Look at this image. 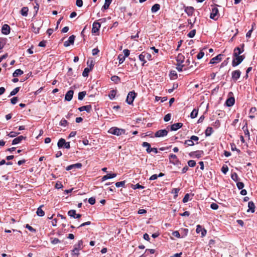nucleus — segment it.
Instances as JSON below:
<instances>
[{"label": "nucleus", "instance_id": "4d7b16f0", "mask_svg": "<svg viewBox=\"0 0 257 257\" xmlns=\"http://www.w3.org/2000/svg\"><path fill=\"white\" fill-rule=\"evenodd\" d=\"M171 114L170 113H168L165 115L164 117V120L165 121L167 122L171 119Z\"/></svg>", "mask_w": 257, "mask_h": 257}, {"label": "nucleus", "instance_id": "f257e3e1", "mask_svg": "<svg viewBox=\"0 0 257 257\" xmlns=\"http://www.w3.org/2000/svg\"><path fill=\"white\" fill-rule=\"evenodd\" d=\"M83 248V241L82 240H80L74 245L73 249L71 250V255L72 256H76V257H78L80 254L79 251L82 250Z\"/></svg>", "mask_w": 257, "mask_h": 257}, {"label": "nucleus", "instance_id": "a211bd4d", "mask_svg": "<svg viewBox=\"0 0 257 257\" xmlns=\"http://www.w3.org/2000/svg\"><path fill=\"white\" fill-rule=\"evenodd\" d=\"M194 11L195 9L193 7H185V12L188 16H192Z\"/></svg>", "mask_w": 257, "mask_h": 257}, {"label": "nucleus", "instance_id": "ea45409f", "mask_svg": "<svg viewBox=\"0 0 257 257\" xmlns=\"http://www.w3.org/2000/svg\"><path fill=\"white\" fill-rule=\"evenodd\" d=\"M20 87H18L13 89L10 93L9 97L16 95L20 90Z\"/></svg>", "mask_w": 257, "mask_h": 257}, {"label": "nucleus", "instance_id": "ddd939ff", "mask_svg": "<svg viewBox=\"0 0 257 257\" xmlns=\"http://www.w3.org/2000/svg\"><path fill=\"white\" fill-rule=\"evenodd\" d=\"M68 215L74 218H79L81 216V214H76V210H70L68 212Z\"/></svg>", "mask_w": 257, "mask_h": 257}, {"label": "nucleus", "instance_id": "de8ad7c7", "mask_svg": "<svg viewBox=\"0 0 257 257\" xmlns=\"http://www.w3.org/2000/svg\"><path fill=\"white\" fill-rule=\"evenodd\" d=\"M184 66L182 64H176V69L179 72H182L183 71V68Z\"/></svg>", "mask_w": 257, "mask_h": 257}, {"label": "nucleus", "instance_id": "cd10ccee", "mask_svg": "<svg viewBox=\"0 0 257 257\" xmlns=\"http://www.w3.org/2000/svg\"><path fill=\"white\" fill-rule=\"evenodd\" d=\"M66 143V141L64 139L61 138L59 140L58 143H57V146L60 149L64 148V145Z\"/></svg>", "mask_w": 257, "mask_h": 257}, {"label": "nucleus", "instance_id": "a18cd8bd", "mask_svg": "<svg viewBox=\"0 0 257 257\" xmlns=\"http://www.w3.org/2000/svg\"><path fill=\"white\" fill-rule=\"evenodd\" d=\"M196 34V30L194 29L191 30L188 34L187 36L189 38H193Z\"/></svg>", "mask_w": 257, "mask_h": 257}, {"label": "nucleus", "instance_id": "0e129e2a", "mask_svg": "<svg viewBox=\"0 0 257 257\" xmlns=\"http://www.w3.org/2000/svg\"><path fill=\"white\" fill-rule=\"evenodd\" d=\"M144 55H145V59H147L148 60H150L151 59L152 56L150 53L144 52Z\"/></svg>", "mask_w": 257, "mask_h": 257}, {"label": "nucleus", "instance_id": "6e6552de", "mask_svg": "<svg viewBox=\"0 0 257 257\" xmlns=\"http://www.w3.org/2000/svg\"><path fill=\"white\" fill-rule=\"evenodd\" d=\"M218 10L217 8L214 7L212 8L211 13H210V18L214 20H217L218 17Z\"/></svg>", "mask_w": 257, "mask_h": 257}, {"label": "nucleus", "instance_id": "69168bd1", "mask_svg": "<svg viewBox=\"0 0 257 257\" xmlns=\"http://www.w3.org/2000/svg\"><path fill=\"white\" fill-rule=\"evenodd\" d=\"M88 202L91 204V205H93L95 204V198H94V197H91L90 198H89L88 199Z\"/></svg>", "mask_w": 257, "mask_h": 257}, {"label": "nucleus", "instance_id": "8fccbe9b", "mask_svg": "<svg viewBox=\"0 0 257 257\" xmlns=\"http://www.w3.org/2000/svg\"><path fill=\"white\" fill-rule=\"evenodd\" d=\"M228 168L227 166L224 165L221 168L222 172L223 174H226V173L228 172Z\"/></svg>", "mask_w": 257, "mask_h": 257}, {"label": "nucleus", "instance_id": "0eeeda50", "mask_svg": "<svg viewBox=\"0 0 257 257\" xmlns=\"http://www.w3.org/2000/svg\"><path fill=\"white\" fill-rule=\"evenodd\" d=\"M204 152L203 151L198 150L194 152H191L189 154L190 157H195L197 158H200L203 155Z\"/></svg>", "mask_w": 257, "mask_h": 257}, {"label": "nucleus", "instance_id": "9d476101", "mask_svg": "<svg viewBox=\"0 0 257 257\" xmlns=\"http://www.w3.org/2000/svg\"><path fill=\"white\" fill-rule=\"evenodd\" d=\"M168 132L166 130H160L157 131L155 134V137L157 138L163 137L166 136Z\"/></svg>", "mask_w": 257, "mask_h": 257}, {"label": "nucleus", "instance_id": "052dcab7", "mask_svg": "<svg viewBox=\"0 0 257 257\" xmlns=\"http://www.w3.org/2000/svg\"><path fill=\"white\" fill-rule=\"evenodd\" d=\"M144 188V187L143 186H142V185H140L139 184H137L136 185H133V188L134 189H143Z\"/></svg>", "mask_w": 257, "mask_h": 257}, {"label": "nucleus", "instance_id": "f3484780", "mask_svg": "<svg viewBox=\"0 0 257 257\" xmlns=\"http://www.w3.org/2000/svg\"><path fill=\"white\" fill-rule=\"evenodd\" d=\"M10 32V27L7 25L5 24L3 26L2 28V33L4 35H8Z\"/></svg>", "mask_w": 257, "mask_h": 257}, {"label": "nucleus", "instance_id": "412c9836", "mask_svg": "<svg viewBox=\"0 0 257 257\" xmlns=\"http://www.w3.org/2000/svg\"><path fill=\"white\" fill-rule=\"evenodd\" d=\"M235 103V99L233 97H230L227 99L225 102L226 106L228 107L232 106Z\"/></svg>", "mask_w": 257, "mask_h": 257}, {"label": "nucleus", "instance_id": "bb28decb", "mask_svg": "<svg viewBox=\"0 0 257 257\" xmlns=\"http://www.w3.org/2000/svg\"><path fill=\"white\" fill-rule=\"evenodd\" d=\"M142 146L143 147L146 148V151L148 153H150L151 152V145L147 142H143Z\"/></svg>", "mask_w": 257, "mask_h": 257}, {"label": "nucleus", "instance_id": "1a4fd4ad", "mask_svg": "<svg viewBox=\"0 0 257 257\" xmlns=\"http://www.w3.org/2000/svg\"><path fill=\"white\" fill-rule=\"evenodd\" d=\"M241 72L239 70L233 71L231 73V78L234 81H236L240 77Z\"/></svg>", "mask_w": 257, "mask_h": 257}, {"label": "nucleus", "instance_id": "c9c22d12", "mask_svg": "<svg viewBox=\"0 0 257 257\" xmlns=\"http://www.w3.org/2000/svg\"><path fill=\"white\" fill-rule=\"evenodd\" d=\"M198 113V109L194 108L190 114V117L192 118H194L197 117Z\"/></svg>", "mask_w": 257, "mask_h": 257}, {"label": "nucleus", "instance_id": "338daca9", "mask_svg": "<svg viewBox=\"0 0 257 257\" xmlns=\"http://www.w3.org/2000/svg\"><path fill=\"white\" fill-rule=\"evenodd\" d=\"M204 55V53L202 51H200L197 55V58L198 59H201Z\"/></svg>", "mask_w": 257, "mask_h": 257}, {"label": "nucleus", "instance_id": "09e8293b", "mask_svg": "<svg viewBox=\"0 0 257 257\" xmlns=\"http://www.w3.org/2000/svg\"><path fill=\"white\" fill-rule=\"evenodd\" d=\"M125 183V181L117 182L115 183V186L118 188L120 187H124Z\"/></svg>", "mask_w": 257, "mask_h": 257}, {"label": "nucleus", "instance_id": "e433bc0d", "mask_svg": "<svg viewBox=\"0 0 257 257\" xmlns=\"http://www.w3.org/2000/svg\"><path fill=\"white\" fill-rule=\"evenodd\" d=\"M91 67L90 68H88V67L85 68L82 72V76L83 77H87L88 75V73L91 71Z\"/></svg>", "mask_w": 257, "mask_h": 257}, {"label": "nucleus", "instance_id": "a878e982", "mask_svg": "<svg viewBox=\"0 0 257 257\" xmlns=\"http://www.w3.org/2000/svg\"><path fill=\"white\" fill-rule=\"evenodd\" d=\"M248 209L247 210V212L250 211L252 213L254 212L255 205L252 201H249L248 203Z\"/></svg>", "mask_w": 257, "mask_h": 257}, {"label": "nucleus", "instance_id": "bf43d9fd", "mask_svg": "<svg viewBox=\"0 0 257 257\" xmlns=\"http://www.w3.org/2000/svg\"><path fill=\"white\" fill-rule=\"evenodd\" d=\"M218 205L215 203H212L210 205V208L213 210H216L218 208Z\"/></svg>", "mask_w": 257, "mask_h": 257}, {"label": "nucleus", "instance_id": "b1692460", "mask_svg": "<svg viewBox=\"0 0 257 257\" xmlns=\"http://www.w3.org/2000/svg\"><path fill=\"white\" fill-rule=\"evenodd\" d=\"M25 138H26L23 136H20L13 140L12 145H17L20 143L22 140L25 139Z\"/></svg>", "mask_w": 257, "mask_h": 257}, {"label": "nucleus", "instance_id": "393cba45", "mask_svg": "<svg viewBox=\"0 0 257 257\" xmlns=\"http://www.w3.org/2000/svg\"><path fill=\"white\" fill-rule=\"evenodd\" d=\"M177 64H182L185 60V57L182 54H179L176 57Z\"/></svg>", "mask_w": 257, "mask_h": 257}, {"label": "nucleus", "instance_id": "49530a36", "mask_svg": "<svg viewBox=\"0 0 257 257\" xmlns=\"http://www.w3.org/2000/svg\"><path fill=\"white\" fill-rule=\"evenodd\" d=\"M61 241L57 238H51V242L53 244L60 243Z\"/></svg>", "mask_w": 257, "mask_h": 257}, {"label": "nucleus", "instance_id": "f704fd0d", "mask_svg": "<svg viewBox=\"0 0 257 257\" xmlns=\"http://www.w3.org/2000/svg\"><path fill=\"white\" fill-rule=\"evenodd\" d=\"M112 0H105L104 5L102 7V10H106L108 9L109 5L111 3Z\"/></svg>", "mask_w": 257, "mask_h": 257}, {"label": "nucleus", "instance_id": "37998d69", "mask_svg": "<svg viewBox=\"0 0 257 257\" xmlns=\"http://www.w3.org/2000/svg\"><path fill=\"white\" fill-rule=\"evenodd\" d=\"M184 144L186 145L187 146H192L194 145V143L190 139V140L185 141Z\"/></svg>", "mask_w": 257, "mask_h": 257}, {"label": "nucleus", "instance_id": "2eb2a0df", "mask_svg": "<svg viewBox=\"0 0 257 257\" xmlns=\"http://www.w3.org/2000/svg\"><path fill=\"white\" fill-rule=\"evenodd\" d=\"M241 47H242V49H240L239 47H236L234 49V52L233 54V56H239V55L240 54H241L244 51V49H243L244 44H242Z\"/></svg>", "mask_w": 257, "mask_h": 257}, {"label": "nucleus", "instance_id": "3c124183", "mask_svg": "<svg viewBox=\"0 0 257 257\" xmlns=\"http://www.w3.org/2000/svg\"><path fill=\"white\" fill-rule=\"evenodd\" d=\"M20 133L18 132H11L9 134L8 136L11 138H14L17 136V135H19Z\"/></svg>", "mask_w": 257, "mask_h": 257}, {"label": "nucleus", "instance_id": "6ab92c4d", "mask_svg": "<svg viewBox=\"0 0 257 257\" xmlns=\"http://www.w3.org/2000/svg\"><path fill=\"white\" fill-rule=\"evenodd\" d=\"M183 126V123L178 122L173 124L171 125V131H175L181 128Z\"/></svg>", "mask_w": 257, "mask_h": 257}, {"label": "nucleus", "instance_id": "79ce46f5", "mask_svg": "<svg viewBox=\"0 0 257 257\" xmlns=\"http://www.w3.org/2000/svg\"><path fill=\"white\" fill-rule=\"evenodd\" d=\"M85 95H86L85 91L80 92L78 93V99L80 100H82L83 99V98L84 97V96H85Z\"/></svg>", "mask_w": 257, "mask_h": 257}, {"label": "nucleus", "instance_id": "5701e85b", "mask_svg": "<svg viewBox=\"0 0 257 257\" xmlns=\"http://www.w3.org/2000/svg\"><path fill=\"white\" fill-rule=\"evenodd\" d=\"M92 107L90 105H84L78 108L80 111H86L87 112H90L91 110Z\"/></svg>", "mask_w": 257, "mask_h": 257}, {"label": "nucleus", "instance_id": "7c9ffc66", "mask_svg": "<svg viewBox=\"0 0 257 257\" xmlns=\"http://www.w3.org/2000/svg\"><path fill=\"white\" fill-rule=\"evenodd\" d=\"M160 9V6L158 4H156L153 5L151 9V11L153 13H155L158 12Z\"/></svg>", "mask_w": 257, "mask_h": 257}, {"label": "nucleus", "instance_id": "58836bf2", "mask_svg": "<svg viewBox=\"0 0 257 257\" xmlns=\"http://www.w3.org/2000/svg\"><path fill=\"white\" fill-rule=\"evenodd\" d=\"M116 94V91L114 90H112L110 91L108 96L110 99L112 100L115 98Z\"/></svg>", "mask_w": 257, "mask_h": 257}, {"label": "nucleus", "instance_id": "9b49d317", "mask_svg": "<svg viewBox=\"0 0 257 257\" xmlns=\"http://www.w3.org/2000/svg\"><path fill=\"white\" fill-rule=\"evenodd\" d=\"M100 27L101 24L99 23L96 21L94 22L92 25V28L91 30L92 33L94 34L98 32L99 31Z\"/></svg>", "mask_w": 257, "mask_h": 257}, {"label": "nucleus", "instance_id": "4468645a", "mask_svg": "<svg viewBox=\"0 0 257 257\" xmlns=\"http://www.w3.org/2000/svg\"><path fill=\"white\" fill-rule=\"evenodd\" d=\"M82 165L81 163H78L72 164V165L67 166L66 168V170L67 171H70L71 170H72V169H75V168L80 169L82 167Z\"/></svg>", "mask_w": 257, "mask_h": 257}, {"label": "nucleus", "instance_id": "aec40b11", "mask_svg": "<svg viewBox=\"0 0 257 257\" xmlns=\"http://www.w3.org/2000/svg\"><path fill=\"white\" fill-rule=\"evenodd\" d=\"M74 91L72 90H70L65 94V99L68 101H70L73 97Z\"/></svg>", "mask_w": 257, "mask_h": 257}, {"label": "nucleus", "instance_id": "5fc2aeb1", "mask_svg": "<svg viewBox=\"0 0 257 257\" xmlns=\"http://www.w3.org/2000/svg\"><path fill=\"white\" fill-rule=\"evenodd\" d=\"M189 197H190L189 194H188V193L186 194L183 199V200H182L183 202V203L187 202L189 199Z\"/></svg>", "mask_w": 257, "mask_h": 257}, {"label": "nucleus", "instance_id": "39448f33", "mask_svg": "<svg viewBox=\"0 0 257 257\" xmlns=\"http://www.w3.org/2000/svg\"><path fill=\"white\" fill-rule=\"evenodd\" d=\"M170 163L174 165H179L181 164V162L178 159L177 156L173 154H171L169 156Z\"/></svg>", "mask_w": 257, "mask_h": 257}, {"label": "nucleus", "instance_id": "c756f323", "mask_svg": "<svg viewBox=\"0 0 257 257\" xmlns=\"http://www.w3.org/2000/svg\"><path fill=\"white\" fill-rule=\"evenodd\" d=\"M28 8L27 7H24L22 8L20 13L23 16L27 17L28 16Z\"/></svg>", "mask_w": 257, "mask_h": 257}, {"label": "nucleus", "instance_id": "c85d7f7f", "mask_svg": "<svg viewBox=\"0 0 257 257\" xmlns=\"http://www.w3.org/2000/svg\"><path fill=\"white\" fill-rule=\"evenodd\" d=\"M42 207H43V205H41L37 209L36 213L39 216L42 217L45 215V212L42 209Z\"/></svg>", "mask_w": 257, "mask_h": 257}, {"label": "nucleus", "instance_id": "dca6fc26", "mask_svg": "<svg viewBox=\"0 0 257 257\" xmlns=\"http://www.w3.org/2000/svg\"><path fill=\"white\" fill-rule=\"evenodd\" d=\"M222 54H219L215 57H213L210 60V64H215L220 62L222 59Z\"/></svg>", "mask_w": 257, "mask_h": 257}, {"label": "nucleus", "instance_id": "603ef678", "mask_svg": "<svg viewBox=\"0 0 257 257\" xmlns=\"http://www.w3.org/2000/svg\"><path fill=\"white\" fill-rule=\"evenodd\" d=\"M188 165L190 167H194L196 165V162L194 160H189L188 161Z\"/></svg>", "mask_w": 257, "mask_h": 257}, {"label": "nucleus", "instance_id": "864d4df0", "mask_svg": "<svg viewBox=\"0 0 257 257\" xmlns=\"http://www.w3.org/2000/svg\"><path fill=\"white\" fill-rule=\"evenodd\" d=\"M68 124V121L64 119H62L59 123V125L62 126H66Z\"/></svg>", "mask_w": 257, "mask_h": 257}, {"label": "nucleus", "instance_id": "4c0bfd02", "mask_svg": "<svg viewBox=\"0 0 257 257\" xmlns=\"http://www.w3.org/2000/svg\"><path fill=\"white\" fill-rule=\"evenodd\" d=\"M231 179L234 181L235 182H237L239 180V178H238V176L235 172H234L231 174Z\"/></svg>", "mask_w": 257, "mask_h": 257}, {"label": "nucleus", "instance_id": "7ed1b4c3", "mask_svg": "<svg viewBox=\"0 0 257 257\" xmlns=\"http://www.w3.org/2000/svg\"><path fill=\"white\" fill-rule=\"evenodd\" d=\"M108 132L114 135L120 136L125 133V130L122 128H119L116 127H112L110 128Z\"/></svg>", "mask_w": 257, "mask_h": 257}, {"label": "nucleus", "instance_id": "f03ea898", "mask_svg": "<svg viewBox=\"0 0 257 257\" xmlns=\"http://www.w3.org/2000/svg\"><path fill=\"white\" fill-rule=\"evenodd\" d=\"M43 25V22L39 20L35 21L34 23L32 25V31L35 34L39 33L40 28Z\"/></svg>", "mask_w": 257, "mask_h": 257}, {"label": "nucleus", "instance_id": "72a5a7b5", "mask_svg": "<svg viewBox=\"0 0 257 257\" xmlns=\"http://www.w3.org/2000/svg\"><path fill=\"white\" fill-rule=\"evenodd\" d=\"M213 133V128L211 127L208 126L205 130V134L206 137L211 136Z\"/></svg>", "mask_w": 257, "mask_h": 257}, {"label": "nucleus", "instance_id": "a19ab883", "mask_svg": "<svg viewBox=\"0 0 257 257\" xmlns=\"http://www.w3.org/2000/svg\"><path fill=\"white\" fill-rule=\"evenodd\" d=\"M111 80L117 83L120 82V79L118 76L113 75L111 76Z\"/></svg>", "mask_w": 257, "mask_h": 257}, {"label": "nucleus", "instance_id": "6e6d98bb", "mask_svg": "<svg viewBox=\"0 0 257 257\" xmlns=\"http://www.w3.org/2000/svg\"><path fill=\"white\" fill-rule=\"evenodd\" d=\"M237 187L239 190L242 189L244 187V184L241 182H237L236 183Z\"/></svg>", "mask_w": 257, "mask_h": 257}, {"label": "nucleus", "instance_id": "2f4dec72", "mask_svg": "<svg viewBox=\"0 0 257 257\" xmlns=\"http://www.w3.org/2000/svg\"><path fill=\"white\" fill-rule=\"evenodd\" d=\"M24 73L23 71L20 69H18L15 71L13 74V76L14 77H18V76L21 75Z\"/></svg>", "mask_w": 257, "mask_h": 257}, {"label": "nucleus", "instance_id": "774afa93", "mask_svg": "<svg viewBox=\"0 0 257 257\" xmlns=\"http://www.w3.org/2000/svg\"><path fill=\"white\" fill-rule=\"evenodd\" d=\"M18 98L17 97H14L11 99V102L13 104H15L18 101Z\"/></svg>", "mask_w": 257, "mask_h": 257}, {"label": "nucleus", "instance_id": "e2e57ef3", "mask_svg": "<svg viewBox=\"0 0 257 257\" xmlns=\"http://www.w3.org/2000/svg\"><path fill=\"white\" fill-rule=\"evenodd\" d=\"M123 52L124 53V57H125V58L128 57L130 54V51L128 49H124L123 51Z\"/></svg>", "mask_w": 257, "mask_h": 257}, {"label": "nucleus", "instance_id": "20e7f679", "mask_svg": "<svg viewBox=\"0 0 257 257\" xmlns=\"http://www.w3.org/2000/svg\"><path fill=\"white\" fill-rule=\"evenodd\" d=\"M235 58H233L232 62V66L233 67H235L240 64L242 61L245 58V57L243 55L238 56H234Z\"/></svg>", "mask_w": 257, "mask_h": 257}, {"label": "nucleus", "instance_id": "423d86ee", "mask_svg": "<svg viewBox=\"0 0 257 257\" xmlns=\"http://www.w3.org/2000/svg\"><path fill=\"white\" fill-rule=\"evenodd\" d=\"M136 93L134 91L130 92L127 96L126 101L128 104H132L133 103L134 99L136 97Z\"/></svg>", "mask_w": 257, "mask_h": 257}, {"label": "nucleus", "instance_id": "c03bdc74", "mask_svg": "<svg viewBox=\"0 0 257 257\" xmlns=\"http://www.w3.org/2000/svg\"><path fill=\"white\" fill-rule=\"evenodd\" d=\"M118 59L119 60V64H122L125 60V58L122 54H119L118 56Z\"/></svg>", "mask_w": 257, "mask_h": 257}, {"label": "nucleus", "instance_id": "f8f14e48", "mask_svg": "<svg viewBox=\"0 0 257 257\" xmlns=\"http://www.w3.org/2000/svg\"><path fill=\"white\" fill-rule=\"evenodd\" d=\"M75 36L74 35H71L69 37V39L67 41H65L64 43V46L65 47H68L71 44H73L75 40Z\"/></svg>", "mask_w": 257, "mask_h": 257}, {"label": "nucleus", "instance_id": "680f3d73", "mask_svg": "<svg viewBox=\"0 0 257 257\" xmlns=\"http://www.w3.org/2000/svg\"><path fill=\"white\" fill-rule=\"evenodd\" d=\"M76 5L78 7L81 8L83 5L82 0H76Z\"/></svg>", "mask_w": 257, "mask_h": 257}, {"label": "nucleus", "instance_id": "473e14b6", "mask_svg": "<svg viewBox=\"0 0 257 257\" xmlns=\"http://www.w3.org/2000/svg\"><path fill=\"white\" fill-rule=\"evenodd\" d=\"M139 60L143 62L142 66H144L145 64L147 62V61L146 60L145 55H144V52H142L139 56Z\"/></svg>", "mask_w": 257, "mask_h": 257}, {"label": "nucleus", "instance_id": "4be33fe9", "mask_svg": "<svg viewBox=\"0 0 257 257\" xmlns=\"http://www.w3.org/2000/svg\"><path fill=\"white\" fill-rule=\"evenodd\" d=\"M116 176V174H107L106 175L103 176L101 178V182L104 181L106 180L111 179L115 177Z\"/></svg>", "mask_w": 257, "mask_h": 257}, {"label": "nucleus", "instance_id": "13d9d810", "mask_svg": "<svg viewBox=\"0 0 257 257\" xmlns=\"http://www.w3.org/2000/svg\"><path fill=\"white\" fill-rule=\"evenodd\" d=\"M180 189L178 188H173L172 193L174 194V197H176L178 196V193Z\"/></svg>", "mask_w": 257, "mask_h": 257}]
</instances>
